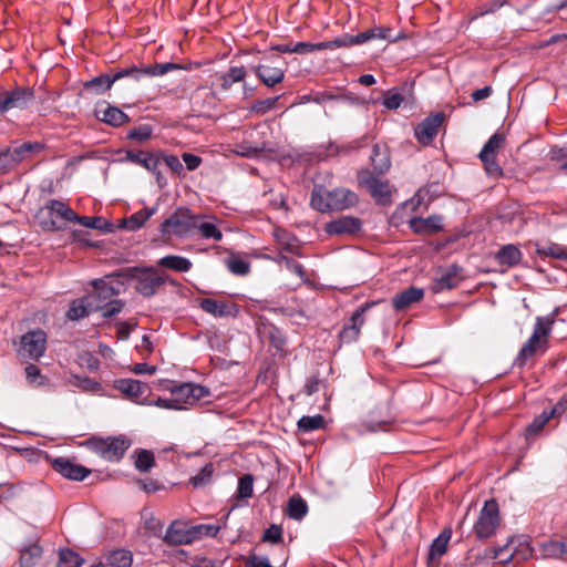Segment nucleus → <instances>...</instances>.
<instances>
[{
    "instance_id": "nucleus-6",
    "label": "nucleus",
    "mask_w": 567,
    "mask_h": 567,
    "mask_svg": "<svg viewBox=\"0 0 567 567\" xmlns=\"http://www.w3.org/2000/svg\"><path fill=\"white\" fill-rule=\"evenodd\" d=\"M358 181L361 186L367 188L378 205L386 207L392 204V187L389 181L374 176L369 169L360 171Z\"/></svg>"
},
{
    "instance_id": "nucleus-30",
    "label": "nucleus",
    "mask_w": 567,
    "mask_h": 567,
    "mask_svg": "<svg viewBox=\"0 0 567 567\" xmlns=\"http://www.w3.org/2000/svg\"><path fill=\"white\" fill-rule=\"evenodd\" d=\"M156 208H145L142 209L133 215H131L127 218H123L118 220V224L115 225L116 229H126V230H136L141 228L146 220H148L153 214L155 213Z\"/></svg>"
},
{
    "instance_id": "nucleus-62",
    "label": "nucleus",
    "mask_w": 567,
    "mask_h": 567,
    "mask_svg": "<svg viewBox=\"0 0 567 567\" xmlns=\"http://www.w3.org/2000/svg\"><path fill=\"white\" fill-rule=\"evenodd\" d=\"M164 162L174 173H179L183 169V165L176 155L165 156Z\"/></svg>"
},
{
    "instance_id": "nucleus-12",
    "label": "nucleus",
    "mask_w": 567,
    "mask_h": 567,
    "mask_svg": "<svg viewBox=\"0 0 567 567\" xmlns=\"http://www.w3.org/2000/svg\"><path fill=\"white\" fill-rule=\"evenodd\" d=\"M445 121V114L437 112L433 115L425 117L414 128V136L422 145H429L437 135L439 127Z\"/></svg>"
},
{
    "instance_id": "nucleus-14",
    "label": "nucleus",
    "mask_w": 567,
    "mask_h": 567,
    "mask_svg": "<svg viewBox=\"0 0 567 567\" xmlns=\"http://www.w3.org/2000/svg\"><path fill=\"white\" fill-rule=\"evenodd\" d=\"M217 223L218 220L214 216L196 215L193 237L215 241L221 240L223 233Z\"/></svg>"
},
{
    "instance_id": "nucleus-64",
    "label": "nucleus",
    "mask_w": 567,
    "mask_h": 567,
    "mask_svg": "<svg viewBox=\"0 0 567 567\" xmlns=\"http://www.w3.org/2000/svg\"><path fill=\"white\" fill-rule=\"evenodd\" d=\"M493 93V89L491 86H484L482 89L475 90L472 93V99L474 102L482 101L484 99H487Z\"/></svg>"
},
{
    "instance_id": "nucleus-58",
    "label": "nucleus",
    "mask_w": 567,
    "mask_h": 567,
    "mask_svg": "<svg viewBox=\"0 0 567 567\" xmlns=\"http://www.w3.org/2000/svg\"><path fill=\"white\" fill-rule=\"evenodd\" d=\"M282 538V529L278 525H271L265 530L262 540L269 543H279Z\"/></svg>"
},
{
    "instance_id": "nucleus-35",
    "label": "nucleus",
    "mask_w": 567,
    "mask_h": 567,
    "mask_svg": "<svg viewBox=\"0 0 567 567\" xmlns=\"http://www.w3.org/2000/svg\"><path fill=\"white\" fill-rule=\"evenodd\" d=\"M200 307L204 311L215 316V317H226L235 315V307L218 302L214 299H204L200 302Z\"/></svg>"
},
{
    "instance_id": "nucleus-21",
    "label": "nucleus",
    "mask_w": 567,
    "mask_h": 567,
    "mask_svg": "<svg viewBox=\"0 0 567 567\" xmlns=\"http://www.w3.org/2000/svg\"><path fill=\"white\" fill-rule=\"evenodd\" d=\"M492 265L487 270L503 271L518 264L522 259L520 250H495L487 256Z\"/></svg>"
},
{
    "instance_id": "nucleus-37",
    "label": "nucleus",
    "mask_w": 567,
    "mask_h": 567,
    "mask_svg": "<svg viewBox=\"0 0 567 567\" xmlns=\"http://www.w3.org/2000/svg\"><path fill=\"white\" fill-rule=\"evenodd\" d=\"M159 265L175 271L184 272L190 269L192 262L181 256L169 255L159 260Z\"/></svg>"
},
{
    "instance_id": "nucleus-44",
    "label": "nucleus",
    "mask_w": 567,
    "mask_h": 567,
    "mask_svg": "<svg viewBox=\"0 0 567 567\" xmlns=\"http://www.w3.org/2000/svg\"><path fill=\"white\" fill-rule=\"evenodd\" d=\"M83 559L70 549L60 551L58 567H81Z\"/></svg>"
},
{
    "instance_id": "nucleus-25",
    "label": "nucleus",
    "mask_w": 567,
    "mask_h": 567,
    "mask_svg": "<svg viewBox=\"0 0 567 567\" xmlns=\"http://www.w3.org/2000/svg\"><path fill=\"white\" fill-rule=\"evenodd\" d=\"M410 227L417 234H434L443 229V217L441 215H431L426 218L413 217L410 220Z\"/></svg>"
},
{
    "instance_id": "nucleus-52",
    "label": "nucleus",
    "mask_w": 567,
    "mask_h": 567,
    "mask_svg": "<svg viewBox=\"0 0 567 567\" xmlns=\"http://www.w3.org/2000/svg\"><path fill=\"white\" fill-rule=\"evenodd\" d=\"M252 482L254 478L251 475H244L241 478H239L238 483V496L240 498H247L250 497L252 494Z\"/></svg>"
},
{
    "instance_id": "nucleus-49",
    "label": "nucleus",
    "mask_w": 567,
    "mask_h": 567,
    "mask_svg": "<svg viewBox=\"0 0 567 567\" xmlns=\"http://www.w3.org/2000/svg\"><path fill=\"white\" fill-rule=\"evenodd\" d=\"M213 465L212 464H207L205 465L202 471L196 474L195 476H193L190 480H189V483L194 486V487H202V486H205L207 485L210 480H212V476H213Z\"/></svg>"
},
{
    "instance_id": "nucleus-19",
    "label": "nucleus",
    "mask_w": 567,
    "mask_h": 567,
    "mask_svg": "<svg viewBox=\"0 0 567 567\" xmlns=\"http://www.w3.org/2000/svg\"><path fill=\"white\" fill-rule=\"evenodd\" d=\"M95 115L102 122L114 127L122 126L123 124L130 122V117L126 113H124L117 106L109 104L107 102H103L102 104L97 105Z\"/></svg>"
},
{
    "instance_id": "nucleus-27",
    "label": "nucleus",
    "mask_w": 567,
    "mask_h": 567,
    "mask_svg": "<svg viewBox=\"0 0 567 567\" xmlns=\"http://www.w3.org/2000/svg\"><path fill=\"white\" fill-rule=\"evenodd\" d=\"M254 72L256 76L268 87H274L285 79V72L282 69L265 64L254 66Z\"/></svg>"
},
{
    "instance_id": "nucleus-36",
    "label": "nucleus",
    "mask_w": 567,
    "mask_h": 567,
    "mask_svg": "<svg viewBox=\"0 0 567 567\" xmlns=\"http://www.w3.org/2000/svg\"><path fill=\"white\" fill-rule=\"evenodd\" d=\"M308 513V505L300 495H293L289 498L286 507V514L296 520L302 519Z\"/></svg>"
},
{
    "instance_id": "nucleus-9",
    "label": "nucleus",
    "mask_w": 567,
    "mask_h": 567,
    "mask_svg": "<svg viewBox=\"0 0 567 567\" xmlns=\"http://www.w3.org/2000/svg\"><path fill=\"white\" fill-rule=\"evenodd\" d=\"M553 324V319L546 317L542 318L538 317L536 320L535 329L532 334V337L528 339V341L520 349L517 358L516 363L518 365H524L526 360L530 357H533L536 352L537 347L540 344H545L547 341V336L550 332Z\"/></svg>"
},
{
    "instance_id": "nucleus-61",
    "label": "nucleus",
    "mask_w": 567,
    "mask_h": 567,
    "mask_svg": "<svg viewBox=\"0 0 567 567\" xmlns=\"http://www.w3.org/2000/svg\"><path fill=\"white\" fill-rule=\"evenodd\" d=\"M512 540H508L504 546L502 547H496V548H493L491 550L492 553V558L494 559H499L501 563H508L512 560L514 554L513 553H509L505 558H501V555L508 549L509 545H511Z\"/></svg>"
},
{
    "instance_id": "nucleus-51",
    "label": "nucleus",
    "mask_w": 567,
    "mask_h": 567,
    "mask_svg": "<svg viewBox=\"0 0 567 567\" xmlns=\"http://www.w3.org/2000/svg\"><path fill=\"white\" fill-rule=\"evenodd\" d=\"M480 159L484 164V169L489 177L498 178L503 175V169L498 165L496 157L487 156V157H480Z\"/></svg>"
},
{
    "instance_id": "nucleus-48",
    "label": "nucleus",
    "mask_w": 567,
    "mask_h": 567,
    "mask_svg": "<svg viewBox=\"0 0 567 567\" xmlns=\"http://www.w3.org/2000/svg\"><path fill=\"white\" fill-rule=\"evenodd\" d=\"M404 101L403 95L399 92L398 89H392L385 92L382 104L388 110H396L401 106Z\"/></svg>"
},
{
    "instance_id": "nucleus-16",
    "label": "nucleus",
    "mask_w": 567,
    "mask_h": 567,
    "mask_svg": "<svg viewBox=\"0 0 567 567\" xmlns=\"http://www.w3.org/2000/svg\"><path fill=\"white\" fill-rule=\"evenodd\" d=\"M52 467L64 477L73 481H83L91 471L82 465L75 464L69 458L56 457L50 460Z\"/></svg>"
},
{
    "instance_id": "nucleus-13",
    "label": "nucleus",
    "mask_w": 567,
    "mask_h": 567,
    "mask_svg": "<svg viewBox=\"0 0 567 567\" xmlns=\"http://www.w3.org/2000/svg\"><path fill=\"white\" fill-rule=\"evenodd\" d=\"M136 290L145 297L153 296L168 278L154 269L136 270Z\"/></svg>"
},
{
    "instance_id": "nucleus-57",
    "label": "nucleus",
    "mask_w": 567,
    "mask_h": 567,
    "mask_svg": "<svg viewBox=\"0 0 567 567\" xmlns=\"http://www.w3.org/2000/svg\"><path fill=\"white\" fill-rule=\"evenodd\" d=\"M238 148H239L238 154H240L244 157H248V158L256 157V156L260 155L265 150L262 146H251L247 142L239 144Z\"/></svg>"
},
{
    "instance_id": "nucleus-26",
    "label": "nucleus",
    "mask_w": 567,
    "mask_h": 567,
    "mask_svg": "<svg viewBox=\"0 0 567 567\" xmlns=\"http://www.w3.org/2000/svg\"><path fill=\"white\" fill-rule=\"evenodd\" d=\"M462 269L457 266H452L442 272L433 284L434 292H441L443 290H450L458 285L462 280Z\"/></svg>"
},
{
    "instance_id": "nucleus-20",
    "label": "nucleus",
    "mask_w": 567,
    "mask_h": 567,
    "mask_svg": "<svg viewBox=\"0 0 567 567\" xmlns=\"http://www.w3.org/2000/svg\"><path fill=\"white\" fill-rule=\"evenodd\" d=\"M8 111L12 109L24 110L33 103V87L20 86L4 92Z\"/></svg>"
},
{
    "instance_id": "nucleus-32",
    "label": "nucleus",
    "mask_w": 567,
    "mask_h": 567,
    "mask_svg": "<svg viewBox=\"0 0 567 567\" xmlns=\"http://www.w3.org/2000/svg\"><path fill=\"white\" fill-rule=\"evenodd\" d=\"M114 386L132 400H137L144 394L145 390H147V385L145 383L133 379L117 380L115 381Z\"/></svg>"
},
{
    "instance_id": "nucleus-55",
    "label": "nucleus",
    "mask_w": 567,
    "mask_h": 567,
    "mask_svg": "<svg viewBox=\"0 0 567 567\" xmlns=\"http://www.w3.org/2000/svg\"><path fill=\"white\" fill-rule=\"evenodd\" d=\"M74 384L84 391L96 392L101 389L100 383L87 377H74Z\"/></svg>"
},
{
    "instance_id": "nucleus-4",
    "label": "nucleus",
    "mask_w": 567,
    "mask_h": 567,
    "mask_svg": "<svg viewBox=\"0 0 567 567\" xmlns=\"http://www.w3.org/2000/svg\"><path fill=\"white\" fill-rule=\"evenodd\" d=\"M78 215L63 202L52 199L38 212L39 225L43 230H62L74 223Z\"/></svg>"
},
{
    "instance_id": "nucleus-39",
    "label": "nucleus",
    "mask_w": 567,
    "mask_h": 567,
    "mask_svg": "<svg viewBox=\"0 0 567 567\" xmlns=\"http://www.w3.org/2000/svg\"><path fill=\"white\" fill-rule=\"evenodd\" d=\"M93 310H91V307H89V302L85 301L84 297L71 303L66 316L70 320H79L86 317Z\"/></svg>"
},
{
    "instance_id": "nucleus-3",
    "label": "nucleus",
    "mask_w": 567,
    "mask_h": 567,
    "mask_svg": "<svg viewBox=\"0 0 567 567\" xmlns=\"http://www.w3.org/2000/svg\"><path fill=\"white\" fill-rule=\"evenodd\" d=\"M94 290L85 297L91 310L100 311L102 317L111 318L123 308V301L114 297L120 295V285L114 286L105 279H96L92 282Z\"/></svg>"
},
{
    "instance_id": "nucleus-38",
    "label": "nucleus",
    "mask_w": 567,
    "mask_h": 567,
    "mask_svg": "<svg viewBox=\"0 0 567 567\" xmlns=\"http://www.w3.org/2000/svg\"><path fill=\"white\" fill-rule=\"evenodd\" d=\"M505 136L502 133H494L488 141L484 144L478 157H497V152L502 147Z\"/></svg>"
},
{
    "instance_id": "nucleus-45",
    "label": "nucleus",
    "mask_w": 567,
    "mask_h": 567,
    "mask_svg": "<svg viewBox=\"0 0 567 567\" xmlns=\"http://www.w3.org/2000/svg\"><path fill=\"white\" fill-rule=\"evenodd\" d=\"M281 97V95L275 96V97H268L265 100H258L252 103L249 111L250 113H255L258 115H264L268 113L270 110H272L276 106V103Z\"/></svg>"
},
{
    "instance_id": "nucleus-31",
    "label": "nucleus",
    "mask_w": 567,
    "mask_h": 567,
    "mask_svg": "<svg viewBox=\"0 0 567 567\" xmlns=\"http://www.w3.org/2000/svg\"><path fill=\"white\" fill-rule=\"evenodd\" d=\"M423 289L410 287L400 293H396L392 299V305L396 310H403L412 303L420 301L423 298Z\"/></svg>"
},
{
    "instance_id": "nucleus-63",
    "label": "nucleus",
    "mask_w": 567,
    "mask_h": 567,
    "mask_svg": "<svg viewBox=\"0 0 567 567\" xmlns=\"http://www.w3.org/2000/svg\"><path fill=\"white\" fill-rule=\"evenodd\" d=\"M154 404L158 408H163V409H174V410H179L182 409L181 405H178L175 401V398L173 396L172 399H157Z\"/></svg>"
},
{
    "instance_id": "nucleus-42",
    "label": "nucleus",
    "mask_w": 567,
    "mask_h": 567,
    "mask_svg": "<svg viewBox=\"0 0 567 567\" xmlns=\"http://www.w3.org/2000/svg\"><path fill=\"white\" fill-rule=\"evenodd\" d=\"M153 127L150 124H141L127 132V138L137 143H144L152 137Z\"/></svg>"
},
{
    "instance_id": "nucleus-24",
    "label": "nucleus",
    "mask_w": 567,
    "mask_h": 567,
    "mask_svg": "<svg viewBox=\"0 0 567 567\" xmlns=\"http://www.w3.org/2000/svg\"><path fill=\"white\" fill-rule=\"evenodd\" d=\"M373 173L383 175L391 168V157L389 147L385 144H374L370 155Z\"/></svg>"
},
{
    "instance_id": "nucleus-7",
    "label": "nucleus",
    "mask_w": 567,
    "mask_h": 567,
    "mask_svg": "<svg viewBox=\"0 0 567 567\" xmlns=\"http://www.w3.org/2000/svg\"><path fill=\"white\" fill-rule=\"evenodd\" d=\"M501 524L498 504L494 499L486 501L474 524L473 530L477 538L492 537Z\"/></svg>"
},
{
    "instance_id": "nucleus-33",
    "label": "nucleus",
    "mask_w": 567,
    "mask_h": 567,
    "mask_svg": "<svg viewBox=\"0 0 567 567\" xmlns=\"http://www.w3.org/2000/svg\"><path fill=\"white\" fill-rule=\"evenodd\" d=\"M74 223H79L81 226L85 228H91L95 230H100L103 234L115 233V224L109 221L106 218L102 216H79L75 218Z\"/></svg>"
},
{
    "instance_id": "nucleus-1",
    "label": "nucleus",
    "mask_w": 567,
    "mask_h": 567,
    "mask_svg": "<svg viewBox=\"0 0 567 567\" xmlns=\"http://www.w3.org/2000/svg\"><path fill=\"white\" fill-rule=\"evenodd\" d=\"M186 66L174 63H154V64H131L123 68H114L109 73H102L83 83V89L86 92L100 95L109 91L112 85L122 79H131L135 82L144 78L161 76L168 72L183 70Z\"/></svg>"
},
{
    "instance_id": "nucleus-15",
    "label": "nucleus",
    "mask_w": 567,
    "mask_h": 567,
    "mask_svg": "<svg viewBox=\"0 0 567 567\" xmlns=\"http://www.w3.org/2000/svg\"><path fill=\"white\" fill-rule=\"evenodd\" d=\"M207 394L208 391L204 386L194 383H184L172 389V396L175 398L176 403L181 406L183 403L194 404Z\"/></svg>"
},
{
    "instance_id": "nucleus-17",
    "label": "nucleus",
    "mask_w": 567,
    "mask_h": 567,
    "mask_svg": "<svg viewBox=\"0 0 567 567\" xmlns=\"http://www.w3.org/2000/svg\"><path fill=\"white\" fill-rule=\"evenodd\" d=\"M361 220L353 216H340L326 224L324 230L329 235H354L360 231Z\"/></svg>"
},
{
    "instance_id": "nucleus-60",
    "label": "nucleus",
    "mask_w": 567,
    "mask_h": 567,
    "mask_svg": "<svg viewBox=\"0 0 567 567\" xmlns=\"http://www.w3.org/2000/svg\"><path fill=\"white\" fill-rule=\"evenodd\" d=\"M182 158L188 171H195L202 164V158L192 153H184Z\"/></svg>"
},
{
    "instance_id": "nucleus-53",
    "label": "nucleus",
    "mask_w": 567,
    "mask_h": 567,
    "mask_svg": "<svg viewBox=\"0 0 567 567\" xmlns=\"http://www.w3.org/2000/svg\"><path fill=\"white\" fill-rule=\"evenodd\" d=\"M195 540L200 539L204 536H215L218 530L220 529V526L218 525H196L192 526Z\"/></svg>"
},
{
    "instance_id": "nucleus-8",
    "label": "nucleus",
    "mask_w": 567,
    "mask_h": 567,
    "mask_svg": "<svg viewBox=\"0 0 567 567\" xmlns=\"http://www.w3.org/2000/svg\"><path fill=\"white\" fill-rule=\"evenodd\" d=\"M89 445L93 452L104 460L114 462L122 458L131 446V441L124 435H120L106 439H92L89 441Z\"/></svg>"
},
{
    "instance_id": "nucleus-18",
    "label": "nucleus",
    "mask_w": 567,
    "mask_h": 567,
    "mask_svg": "<svg viewBox=\"0 0 567 567\" xmlns=\"http://www.w3.org/2000/svg\"><path fill=\"white\" fill-rule=\"evenodd\" d=\"M370 308L369 303L361 306L350 318L349 323H347L339 333V338L342 342H353L358 339L360 330L364 324L363 313Z\"/></svg>"
},
{
    "instance_id": "nucleus-11",
    "label": "nucleus",
    "mask_w": 567,
    "mask_h": 567,
    "mask_svg": "<svg viewBox=\"0 0 567 567\" xmlns=\"http://www.w3.org/2000/svg\"><path fill=\"white\" fill-rule=\"evenodd\" d=\"M404 38L403 34L392 35L390 27H374L372 29L360 32L355 35L346 33L348 48L352 45L363 44L372 40H388L389 42H396Z\"/></svg>"
},
{
    "instance_id": "nucleus-2",
    "label": "nucleus",
    "mask_w": 567,
    "mask_h": 567,
    "mask_svg": "<svg viewBox=\"0 0 567 567\" xmlns=\"http://www.w3.org/2000/svg\"><path fill=\"white\" fill-rule=\"evenodd\" d=\"M358 200V195L348 188L328 190L322 185H315L310 206L320 213L340 212L355 206Z\"/></svg>"
},
{
    "instance_id": "nucleus-28",
    "label": "nucleus",
    "mask_w": 567,
    "mask_h": 567,
    "mask_svg": "<svg viewBox=\"0 0 567 567\" xmlns=\"http://www.w3.org/2000/svg\"><path fill=\"white\" fill-rule=\"evenodd\" d=\"M126 159L133 164L140 165L147 171L155 173L161 164L157 156L144 151H126Z\"/></svg>"
},
{
    "instance_id": "nucleus-40",
    "label": "nucleus",
    "mask_w": 567,
    "mask_h": 567,
    "mask_svg": "<svg viewBox=\"0 0 567 567\" xmlns=\"http://www.w3.org/2000/svg\"><path fill=\"white\" fill-rule=\"evenodd\" d=\"M226 265H227V268L229 269V271L236 276H245L250 270L249 262L235 254H233L226 260Z\"/></svg>"
},
{
    "instance_id": "nucleus-29",
    "label": "nucleus",
    "mask_w": 567,
    "mask_h": 567,
    "mask_svg": "<svg viewBox=\"0 0 567 567\" xmlns=\"http://www.w3.org/2000/svg\"><path fill=\"white\" fill-rule=\"evenodd\" d=\"M246 75L245 66H230L227 72L217 74L216 80L221 91H228L235 83L244 82Z\"/></svg>"
},
{
    "instance_id": "nucleus-41",
    "label": "nucleus",
    "mask_w": 567,
    "mask_h": 567,
    "mask_svg": "<svg viewBox=\"0 0 567 567\" xmlns=\"http://www.w3.org/2000/svg\"><path fill=\"white\" fill-rule=\"evenodd\" d=\"M132 560V554L125 549L114 550L107 556V563L112 567H130Z\"/></svg>"
},
{
    "instance_id": "nucleus-5",
    "label": "nucleus",
    "mask_w": 567,
    "mask_h": 567,
    "mask_svg": "<svg viewBox=\"0 0 567 567\" xmlns=\"http://www.w3.org/2000/svg\"><path fill=\"white\" fill-rule=\"evenodd\" d=\"M196 214L186 207H178L161 225L163 235H176L178 237H193Z\"/></svg>"
},
{
    "instance_id": "nucleus-59",
    "label": "nucleus",
    "mask_w": 567,
    "mask_h": 567,
    "mask_svg": "<svg viewBox=\"0 0 567 567\" xmlns=\"http://www.w3.org/2000/svg\"><path fill=\"white\" fill-rule=\"evenodd\" d=\"M35 564L33 548L27 547L21 551L19 565L20 567H33Z\"/></svg>"
},
{
    "instance_id": "nucleus-54",
    "label": "nucleus",
    "mask_w": 567,
    "mask_h": 567,
    "mask_svg": "<svg viewBox=\"0 0 567 567\" xmlns=\"http://www.w3.org/2000/svg\"><path fill=\"white\" fill-rule=\"evenodd\" d=\"M549 421L547 416V411H544L542 414L536 416L533 422L527 426V434L533 435L540 432V430L545 426V424Z\"/></svg>"
},
{
    "instance_id": "nucleus-43",
    "label": "nucleus",
    "mask_w": 567,
    "mask_h": 567,
    "mask_svg": "<svg viewBox=\"0 0 567 567\" xmlns=\"http://www.w3.org/2000/svg\"><path fill=\"white\" fill-rule=\"evenodd\" d=\"M540 551L546 558L563 559V542L547 540L540 545Z\"/></svg>"
},
{
    "instance_id": "nucleus-23",
    "label": "nucleus",
    "mask_w": 567,
    "mask_h": 567,
    "mask_svg": "<svg viewBox=\"0 0 567 567\" xmlns=\"http://www.w3.org/2000/svg\"><path fill=\"white\" fill-rule=\"evenodd\" d=\"M34 148L32 143H24L13 150L7 148L0 152V175L10 171L18 162L23 159V153Z\"/></svg>"
},
{
    "instance_id": "nucleus-47",
    "label": "nucleus",
    "mask_w": 567,
    "mask_h": 567,
    "mask_svg": "<svg viewBox=\"0 0 567 567\" xmlns=\"http://www.w3.org/2000/svg\"><path fill=\"white\" fill-rule=\"evenodd\" d=\"M155 464L154 454L151 451L143 450L137 454L135 466L141 472H148Z\"/></svg>"
},
{
    "instance_id": "nucleus-46",
    "label": "nucleus",
    "mask_w": 567,
    "mask_h": 567,
    "mask_svg": "<svg viewBox=\"0 0 567 567\" xmlns=\"http://www.w3.org/2000/svg\"><path fill=\"white\" fill-rule=\"evenodd\" d=\"M324 420L321 415L317 414L313 416H302L298 421V427L300 431L310 432L318 430L323 426Z\"/></svg>"
},
{
    "instance_id": "nucleus-10",
    "label": "nucleus",
    "mask_w": 567,
    "mask_h": 567,
    "mask_svg": "<svg viewBox=\"0 0 567 567\" xmlns=\"http://www.w3.org/2000/svg\"><path fill=\"white\" fill-rule=\"evenodd\" d=\"M17 355L21 363L27 364L24 371L29 383L32 385L35 382V365L30 360L35 357V333L29 331L23 334L17 347Z\"/></svg>"
},
{
    "instance_id": "nucleus-22",
    "label": "nucleus",
    "mask_w": 567,
    "mask_h": 567,
    "mask_svg": "<svg viewBox=\"0 0 567 567\" xmlns=\"http://www.w3.org/2000/svg\"><path fill=\"white\" fill-rule=\"evenodd\" d=\"M164 540L168 545H183L195 542V536L192 527L181 523H173L167 528Z\"/></svg>"
},
{
    "instance_id": "nucleus-56",
    "label": "nucleus",
    "mask_w": 567,
    "mask_h": 567,
    "mask_svg": "<svg viewBox=\"0 0 567 567\" xmlns=\"http://www.w3.org/2000/svg\"><path fill=\"white\" fill-rule=\"evenodd\" d=\"M245 567H274L266 556L250 554L245 558Z\"/></svg>"
},
{
    "instance_id": "nucleus-50",
    "label": "nucleus",
    "mask_w": 567,
    "mask_h": 567,
    "mask_svg": "<svg viewBox=\"0 0 567 567\" xmlns=\"http://www.w3.org/2000/svg\"><path fill=\"white\" fill-rule=\"evenodd\" d=\"M337 48H348L346 33L334 38L331 41H323L313 43V52L315 51H322V50H333Z\"/></svg>"
},
{
    "instance_id": "nucleus-34",
    "label": "nucleus",
    "mask_w": 567,
    "mask_h": 567,
    "mask_svg": "<svg viewBox=\"0 0 567 567\" xmlns=\"http://www.w3.org/2000/svg\"><path fill=\"white\" fill-rule=\"evenodd\" d=\"M452 529L446 527L442 530V533L432 542L430 553H429V561L433 563L439 559L442 555L445 554L447 548V543L451 539Z\"/></svg>"
}]
</instances>
